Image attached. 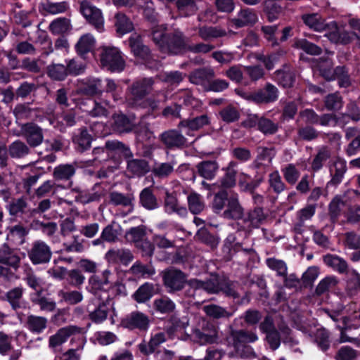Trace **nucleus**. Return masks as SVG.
<instances>
[{
  "label": "nucleus",
  "mask_w": 360,
  "mask_h": 360,
  "mask_svg": "<svg viewBox=\"0 0 360 360\" xmlns=\"http://www.w3.org/2000/svg\"><path fill=\"white\" fill-rule=\"evenodd\" d=\"M266 264L269 269L276 271L278 276L283 277L287 275L288 266L284 261L271 257L266 259Z\"/></svg>",
  "instance_id": "nucleus-54"
},
{
  "label": "nucleus",
  "mask_w": 360,
  "mask_h": 360,
  "mask_svg": "<svg viewBox=\"0 0 360 360\" xmlns=\"http://www.w3.org/2000/svg\"><path fill=\"white\" fill-rule=\"evenodd\" d=\"M21 134L31 147L39 146L44 140L42 129L33 122L22 124Z\"/></svg>",
  "instance_id": "nucleus-14"
},
{
  "label": "nucleus",
  "mask_w": 360,
  "mask_h": 360,
  "mask_svg": "<svg viewBox=\"0 0 360 360\" xmlns=\"http://www.w3.org/2000/svg\"><path fill=\"white\" fill-rule=\"evenodd\" d=\"M153 307L156 311L162 314H169L174 310L175 304L169 297H161L154 300Z\"/></svg>",
  "instance_id": "nucleus-48"
},
{
  "label": "nucleus",
  "mask_w": 360,
  "mask_h": 360,
  "mask_svg": "<svg viewBox=\"0 0 360 360\" xmlns=\"http://www.w3.org/2000/svg\"><path fill=\"white\" fill-rule=\"evenodd\" d=\"M274 77L278 84L282 86L283 88L291 87L295 80V75L294 72L288 68L276 70L274 72Z\"/></svg>",
  "instance_id": "nucleus-30"
},
{
  "label": "nucleus",
  "mask_w": 360,
  "mask_h": 360,
  "mask_svg": "<svg viewBox=\"0 0 360 360\" xmlns=\"http://www.w3.org/2000/svg\"><path fill=\"white\" fill-rule=\"evenodd\" d=\"M100 62L103 68L111 72H122L125 68L120 51L115 46H101L99 49Z\"/></svg>",
  "instance_id": "nucleus-5"
},
{
  "label": "nucleus",
  "mask_w": 360,
  "mask_h": 360,
  "mask_svg": "<svg viewBox=\"0 0 360 360\" xmlns=\"http://www.w3.org/2000/svg\"><path fill=\"white\" fill-rule=\"evenodd\" d=\"M42 10L51 15H57L65 13L69 8L67 1L52 2L49 0L41 4Z\"/></svg>",
  "instance_id": "nucleus-38"
},
{
  "label": "nucleus",
  "mask_w": 360,
  "mask_h": 360,
  "mask_svg": "<svg viewBox=\"0 0 360 360\" xmlns=\"http://www.w3.org/2000/svg\"><path fill=\"white\" fill-rule=\"evenodd\" d=\"M153 286L146 283L141 285L132 295L133 298L139 303H144L148 301L153 296Z\"/></svg>",
  "instance_id": "nucleus-46"
},
{
  "label": "nucleus",
  "mask_w": 360,
  "mask_h": 360,
  "mask_svg": "<svg viewBox=\"0 0 360 360\" xmlns=\"http://www.w3.org/2000/svg\"><path fill=\"white\" fill-rule=\"evenodd\" d=\"M257 129L266 136L273 135L278 131V124L265 117H260Z\"/></svg>",
  "instance_id": "nucleus-47"
},
{
  "label": "nucleus",
  "mask_w": 360,
  "mask_h": 360,
  "mask_svg": "<svg viewBox=\"0 0 360 360\" xmlns=\"http://www.w3.org/2000/svg\"><path fill=\"white\" fill-rule=\"evenodd\" d=\"M79 11L88 22L98 32L104 31V18L99 8L93 6L89 1L83 0L80 2Z\"/></svg>",
  "instance_id": "nucleus-7"
},
{
  "label": "nucleus",
  "mask_w": 360,
  "mask_h": 360,
  "mask_svg": "<svg viewBox=\"0 0 360 360\" xmlns=\"http://www.w3.org/2000/svg\"><path fill=\"white\" fill-rule=\"evenodd\" d=\"M210 123V117L207 115H201L194 118L184 120L180 122V125L191 130L197 131L209 125Z\"/></svg>",
  "instance_id": "nucleus-34"
},
{
  "label": "nucleus",
  "mask_w": 360,
  "mask_h": 360,
  "mask_svg": "<svg viewBox=\"0 0 360 360\" xmlns=\"http://www.w3.org/2000/svg\"><path fill=\"white\" fill-rule=\"evenodd\" d=\"M150 170L148 162L143 159H131L127 160V172L132 176H141Z\"/></svg>",
  "instance_id": "nucleus-26"
},
{
  "label": "nucleus",
  "mask_w": 360,
  "mask_h": 360,
  "mask_svg": "<svg viewBox=\"0 0 360 360\" xmlns=\"http://www.w3.org/2000/svg\"><path fill=\"white\" fill-rule=\"evenodd\" d=\"M30 153L29 147L20 141H16L9 146V153L12 158H20Z\"/></svg>",
  "instance_id": "nucleus-55"
},
{
  "label": "nucleus",
  "mask_w": 360,
  "mask_h": 360,
  "mask_svg": "<svg viewBox=\"0 0 360 360\" xmlns=\"http://www.w3.org/2000/svg\"><path fill=\"white\" fill-rule=\"evenodd\" d=\"M122 324L129 329L146 330L149 326V319L141 312L134 311L127 316L122 320Z\"/></svg>",
  "instance_id": "nucleus-17"
},
{
  "label": "nucleus",
  "mask_w": 360,
  "mask_h": 360,
  "mask_svg": "<svg viewBox=\"0 0 360 360\" xmlns=\"http://www.w3.org/2000/svg\"><path fill=\"white\" fill-rule=\"evenodd\" d=\"M47 323L48 320L45 317L30 315L27 316L26 326L30 331L39 334L46 329Z\"/></svg>",
  "instance_id": "nucleus-32"
},
{
  "label": "nucleus",
  "mask_w": 360,
  "mask_h": 360,
  "mask_svg": "<svg viewBox=\"0 0 360 360\" xmlns=\"http://www.w3.org/2000/svg\"><path fill=\"white\" fill-rule=\"evenodd\" d=\"M108 312V306L105 302H103L94 311L89 313V319L95 323H101L107 319Z\"/></svg>",
  "instance_id": "nucleus-49"
},
{
  "label": "nucleus",
  "mask_w": 360,
  "mask_h": 360,
  "mask_svg": "<svg viewBox=\"0 0 360 360\" xmlns=\"http://www.w3.org/2000/svg\"><path fill=\"white\" fill-rule=\"evenodd\" d=\"M221 120L227 123L237 121L240 117L238 110L233 105H228L222 108L219 112Z\"/></svg>",
  "instance_id": "nucleus-58"
},
{
  "label": "nucleus",
  "mask_w": 360,
  "mask_h": 360,
  "mask_svg": "<svg viewBox=\"0 0 360 360\" xmlns=\"http://www.w3.org/2000/svg\"><path fill=\"white\" fill-rule=\"evenodd\" d=\"M129 45L134 54L143 60L147 61L150 68H158L160 66L159 63L155 62L154 66L150 64L149 59L150 58V50L148 46L143 45L141 41V37L139 34H134L129 37Z\"/></svg>",
  "instance_id": "nucleus-15"
},
{
  "label": "nucleus",
  "mask_w": 360,
  "mask_h": 360,
  "mask_svg": "<svg viewBox=\"0 0 360 360\" xmlns=\"http://www.w3.org/2000/svg\"><path fill=\"white\" fill-rule=\"evenodd\" d=\"M329 30L326 32L325 36L333 43L347 44L354 39H356L360 46V37L353 32L340 30L335 22L328 23Z\"/></svg>",
  "instance_id": "nucleus-9"
},
{
  "label": "nucleus",
  "mask_w": 360,
  "mask_h": 360,
  "mask_svg": "<svg viewBox=\"0 0 360 360\" xmlns=\"http://www.w3.org/2000/svg\"><path fill=\"white\" fill-rule=\"evenodd\" d=\"M257 340L258 336L254 332L242 329L235 330L232 328H231L229 335L227 337L228 345L233 347L236 353L242 358L255 356L252 348L248 344Z\"/></svg>",
  "instance_id": "nucleus-4"
},
{
  "label": "nucleus",
  "mask_w": 360,
  "mask_h": 360,
  "mask_svg": "<svg viewBox=\"0 0 360 360\" xmlns=\"http://www.w3.org/2000/svg\"><path fill=\"white\" fill-rule=\"evenodd\" d=\"M243 216V209L239 203L238 194L231 195L227 202L226 209L223 212L226 219H239Z\"/></svg>",
  "instance_id": "nucleus-20"
},
{
  "label": "nucleus",
  "mask_w": 360,
  "mask_h": 360,
  "mask_svg": "<svg viewBox=\"0 0 360 360\" xmlns=\"http://www.w3.org/2000/svg\"><path fill=\"white\" fill-rule=\"evenodd\" d=\"M278 89L271 83L266 82L264 86L253 92L252 101L257 104H269L276 102L279 97Z\"/></svg>",
  "instance_id": "nucleus-11"
},
{
  "label": "nucleus",
  "mask_w": 360,
  "mask_h": 360,
  "mask_svg": "<svg viewBox=\"0 0 360 360\" xmlns=\"http://www.w3.org/2000/svg\"><path fill=\"white\" fill-rule=\"evenodd\" d=\"M189 286L195 290H203L210 294L224 293L227 297H239L236 284L226 278L213 277L206 281L193 278L188 281Z\"/></svg>",
  "instance_id": "nucleus-3"
},
{
  "label": "nucleus",
  "mask_w": 360,
  "mask_h": 360,
  "mask_svg": "<svg viewBox=\"0 0 360 360\" xmlns=\"http://www.w3.org/2000/svg\"><path fill=\"white\" fill-rule=\"evenodd\" d=\"M48 75L55 80H63L68 75L66 66L62 64H52L47 68Z\"/></svg>",
  "instance_id": "nucleus-56"
},
{
  "label": "nucleus",
  "mask_w": 360,
  "mask_h": 360,
  "mask_svg": "<svg viewBox=\"0 0 360 360\" xmlns=\"http://www.w3.org/2000/svg\"><path fill=\"white\" fill-rule=\"evenodd\" d=\"M77 193L75 200L82 204H88L93 202H98L101 200V193L91 191H83L78 188L73 190Z\"/></svg>",
  "instance_id": "nucleus-40"
},
{
  "label": "nucleus",
  "mask_w": 360,
  "mask_h": 360,
  "mask_svg": "<svg viewBox=\"0 0 360 360\" xmlns=\"http://www.w3.org/2000/svg\"><path fill=\"white\" fill-rule=\"evenodd\" d=\"M134 197L133 194H127L112 191L109 194V202L115 206H132Z\"/></svg>",
  "instance_id": "nucleus-42"
},
{
  "label": "nucleus",
  "mask_w": 360,
  "mask_h": 360,
  "mask_svg": "<svg viewBox=\"0 0 360 360\" xmlns=\"http://www.w3.org/2000/svg\"><path fill=\"white\" fill-rule=\"evenodd\" d=\"M153 84L151 78L136 80L129 87L127 102L132 106L138 105L145 96L150 93Z\"/></svg>",
  "instance_id": "nucleus-6"
},
{
  "label": "nucleus",
  "mask_w": 360,
  "mask_h": 360,
  "mask_svg": "<svg viewBox=\"0 0 360 360\" xmlns=\"http://www.w3.org/2000/svg\"><path fill=\"white\" fill-rule=\"evenodd\" d=\"M66 281L70 286L80 288L85 281V276L79 269H71L68 272Z\"/></svg>",
  "instance_id": "nucleus-60"
},
{
  "label": "nucleus",
  "mask_w": 360,
  "mask_h": 360,
  "mask_svg": "<svg viewBox=\"0 0 360 360\" xmlns=\"http://www.w3.org/2000/svg\"><path fill=\"white\" fill-rule=\"evenodd\" d=\"M82 92L87 96H95L102 94L101 80L98 78L89 79L82 88Z\"/></svg>",
  "instance_id": "nucleus-50"
},
{
  "label": "nucleus",
  "mask_w": 360,
  "mask_h": 360,
  "mask_svg": "<svg viewBox=\"0 0 360 360\" xmlns=\"http://www.w3.org/2000/svg\"><path fill=\"white\" fill-rule=\"evenodd\" d=\"M176 165V162L174 160L169 162L155 164L152 169V173L155 176L160 179L167 178L174 172V167Z\"/></svg>",
  "instance_id": "nucleus-37"
},
{
  "label": "nucleus",
  "mask_w": 360,
  "mask_h": 360,
  "mask_svg": "<svg viewBox=\"0 0 360 360\" xmlns=\"http://www.w3.org/2000/svg\"><path fill=\"white\" fill-rule=\"evenodd\" d=\"M85 330L84 328L70 325L60 328L56 334L50 336L49 347L54 348L67 341L72 337L70 344L76 343V347L68 350L63 356L62 360H79L81 352L86 343Z\"/></svg>",
  "instance_id": "nucleus-1"
},
{
  "label": "nucleus",
  "mask_w": 360,
  "mask_h": 360,
  "mask_svg": "<svg viewBox=\"0 0 360 360\" xmlns=\"http://www.w3.org/2000/svg\"><path fill=\"white\" fill-rule=\"evenodd\" d=\"M75 173V168L72 165H61L56 167L53 172L56 179L67 180L71 178Z\"/></svg>",
  "instance_id": "nucleus-57"
},
{
  "label": "nucleus",
  "mask_w": 360,
  "mask_h": 360,
  "mask_svg": "<svg viewBox=\"0 0 360 360\" xmlns=\"http://www.w3.org/2000/svg\"><path fill=\"white\" fill-rule=\"evenodd\" d=\"M265 218L263 209L256 207L248 213L246 221H249L252 227L257 228L263 222Z\"/></svg>",
  "instance_id": "nucleus-63"
},
{
  "label": "nucleus",
  "mask_w": 360,
  "mask_h": 360,
  "mask_svg": "<svg viewBox=\"0 0 360 360\" xmlns=\"http://www.w3.org/2000/svg\"><path fill=\"white\" fill-rule=\"evenodd\" d=\"M153 40L161 51L170 54H179L186 51V38L179 30L167 34L164 25H158L153 28Z\"/></svg>",
  "instance_id": "nucleus-2"
},
{
  "label": "nucleus",
  "mask_w": 360,
  "mask_h": 360,
  "mask_svg": "<svg viewBox=\"0 0 360 360\" xmlns=\"http://www.w3.org/2000/svg\"><path fill=\"white\" fill-rule=\"evenodd\" d=\"M70 22L65 18H57L49 25L50 31L55 34L65 33L70 30Z\"/></svg>",
  "instance_id": "nucleus-53"
},
{
  "label": "nucleus",
  "mask_w": 360,
  "mask_h": 360,
  "mask_svg": "<svg viewBox=\"0 0 360 360\" xmlns=\"http://www.w3.org/2000/svg\"><path fill=\"white\" fill-rule=\"evenodd\" d=\"M115 18L116 31L120 35H124L133 30L134 26L131 21L124 13H117Z\"/></svg>",
  "instance_id": "nucleus-43"
},
{
  "label": "nucleus",
  "mask_w": 360,
  "mask_h": 360,
  "mask_svg": "<svg viewBox=\"0 0 360 360\" xmlns=\"http://www.w3.org/2000/svg\"><path fill=\"white\" fill-rule=\"evenodd\" d=\"M160 140L167 148H182L186 145V139L176 130H169L160 135Z\"/></svg>",
  "instance_id": "nucleus-18"
},
{
  "label": "nucleus",
  "mask_w": 360,
  "mask_h": 360,
  "mask_svg": "<svg viewBox=\"0 0 360 360\" xmlns=\"http://www.w3.org/2000/svg\"><path fill=\"white\" fill-rule=\"evenodd\" d=\"M323 261L327 266L340 274H343L347 270V262L337 255H326L323 257Z\"/></svg>",
  "instance_id": "nucleus-41"
},
{
  "label": "nucleus",
  "mask_w": 360,
  "mask_h": 360,
  "mask_svg": "<svg viewBox=\"0 0 360 360\" xmlns=\"http://www.w3.org/2000/svg\"><path fill=\"white\" fill-rule=\"evenodd\" d=\"M167 340L166 334L160 332L152 335L148 343H141L139 345V349L141 353L148 355L153 353L155 349Z\"/></svg>",
  "instance_id": "nucleus-25"
},
{
  "label": "nucleus",
  "mask_w": 360,
  "mask_h": 360,
  "mask_svg": "<svg viewBox=\"0 0 360 360\" xmlns=\"http://www.w3.org/2000/svg\"><path fill=\"white\" fill-rule=\"evenodd\" d=\"M105 258L110 264H127L132 260L133 255L127 249H110L105 253Z\"/></svg>",
  "instance_id": "nucleus-21"
},
{
  "label": "nucleus",
  "mask_w": 360,
  "mask_h": 360,
  "mask_svg": "<svg viewBox=\"0 0 360 360\" xmlns=\"http://www.w3.org/2000/svg\"><path fill=\"white\" fill-rule=\"evenodd\" d=\"M331 156V152L327 147L321 148L314 158L311 167L314 172L320 170L324 164Z\"/></svg>",
  "instance_id": "nucleus-45"
},
{
  "label": "nucleus",
  "mask_w": 360,
  "mask_h": 360,
  "mask_svg": "<svg viewBox=\"0 0 360 360\" xmlns=\"http://www.w3.org/2000/svg\"><path fill=\"white\" fill-rule=\"evenodd\" d=\"M202 310L207 316L214 319H229L233 314L226 308L214 304L203 306Z\"/></svg>",
  "instance_id": "nucleus-31"
},
{
  "label": "nucleus",
  "mask_w": 360,
  "mask_h": 360,
  "mask_svg": "<svg viewBox=\"0 0 360 360\" xmlns=\"http://www.w3.org/2000/svg\"><path fill=\"white\" fill-rule=\"evenodd\" d=\"M281 172L285 180L291 185L295 184L300 176L299 169L291 163L283 167Z\"/></svg>",
  "instance_id": "nucleus-52"
},
{
  "label": "nucleus",
  "mask_w": 360,
  "mask_h": 360,
  "mask_svg": "<svg viewBox=\"0 0 360 360\" xmlns=\"http://www.w3.org/2000/svg\"><path fill=\"white\" fill-rule=\"evenodd\" d=\"M295 47L302 49L307 54L312 56L320 55L322 52L321 49L316 44L307 41L306 39H300L295 41Z\"/></svg>",
  "instance_id": "nucleus-51"
},
{
  "label": "nucleus",
  "mask_w": 360,
  "mask_h": 360,
  "mask_svg": "<svg viewBox=\"0 0 360 360\" xmlns=\"http://www.w3.org/2000/svg\"><path fill=\"white\" fill-rule=\"evenodd\" d=\"M228 193L226 191H221L214 195L212 202V208L215 213L220 212L225 206L226 202H228Z\"/></svg>",
  "instance_id": "nucleus-62"
},
{
  "label": "nucleus",
  "mask_w": 360,
  "mask_h": 360,
  "mask_svg": "<svg viewBox=\"0 0 360 360\" xmlns=\"http://www.w3.org/2000/svg\"><path fill=\"white\" fill-rule=\"evenodd\" d=\"M258 21L256 11L250 8H240L236 16L229 20V25L236 29L252 27Z\"/></svg>",
  "instance_id": "nucleus-13"
},
{
  "label": "nucleus",
  "mask_w": 360,
  "mask_h": 360,
  "mask_svg": "<svg viewBox=\"0 0 360 360\" xmlns=\"http://www.w3.org/2000/svg\"><path fill=\"white\" fill-rule=\"evenodd\" d=\"M194 340L200 345L216 343L219 338V328L210 322L205 323L201 329L193 331Z\"/></svg>",
  "instance_id": "nucleus-10"
},
{
  "label": "nucleus",
  "mask_w": 360,
  "mask_h": 360,
  "mask_svg": "<svg viewBox=\"0 0 360 360\" xmlns=\"http://www.w3.org/2000/svg\"><path fill=\"white\" fill-rule=\"evenodd\" d=\"M139 203L147 210H153L159 207L157 198L150 188H143L139 194Z\"/></svg>",
  "instance_id": "nucleus-28"
},
{
  "label": "nucleus",
  "mask_w": 360,
  "mask_h": 360,
  "mask_svg": "<svg viewBox=\"0 0 360 360\" xmlns=\"http://www.w3.org/2000/svg\"><path fill=\"white\" fill-rule=\"evenodd\" d=\"M187 200L188 209L193 214H198L203 210L205 205L200 195L195 193H191Z\"/></svg>",
  "instance_id": "nucleus-59"
},
{
  "label": "nucleus",
  "mask_w": 360,
  "mask_h": 360,
  "mask_svg": "<svg viewBox=\"0 0 360 360\" xmlns=\"http://www.w3.org/2000/svg\"><path fill=\"white\" fill-rule=\"evenodd\" d=\"M347 171L346 162L340 158H337L330 166L331 179L328 184L337 186L339 184Z\"/></svg>",
  "instance_id": "nucleus-23"
},
{
  "label": "nucleus",
  "mask_w": 360,
  "mask_h": 360,
  "mask_svg": "<svg viewBox=\"0 0 360 360\" xmlns=\"http://www.w3.org/2000/svg\"><path fill=\"white\" fill-rule=\"evenodd\" d=\"M303 22L309 29L316 32H326L329 30L328 23H326L325 20L319 13H307L302 15Z\"/></svg>",
  "instance_id": "nucleus-19"
},
{
  "label": "nucleus",
  "mask_w": 360,
  "mask_h": 360,
  "mask_svg": "<svg viewBox=\"0 0 360 360\" xmlns=\"http://www.w3.org/2000/svg\"><path fill=\"white\" fill-rule=\"evenodd\" d=\"M269 184L270 187L277 194L282 193L286 188L278 171H274L269 175Z\"/></svg>",
  "instance_id": "nucleus-61"
},
{
  "label": "nucleus",
  "mask_w": 360,
  "mask_h": 360,
  "mask_svg": "<svg viewBox=\"0 0 360 360\" xmlns=\"http://www.w3.org/2000/svg\"><path fill=\"white\" fill-rule=\"evenodd\" d=\"M95 38L91 34L82 35L76 44V50L79 55H84L94 48Z\"/></svg>",
  "instance_id": "nucleus-44"
},
{
  "label": "nucleus",
  "mask_w": 360,
  "mask_h": 360,
  "mask_svg": "<svg viewBox=\"0 0 360 360\" xmlns=\"http://www.w3.org/2000/svg\"><path fill=\"white\" fill-rule=\"evenodd\" d=\"M199 36L205 41L222 37L226 35L225 30L219 27L203 26L198 29Z\"/></svg>",
  "instance_id": "nucleus-36"
},
{
  "label": "nucleus",
  "mask_w": 360,
  "mask_h": 360,
  "mask_svg": "<svg viewBox=\"0 0 360 360\" xmlns=\"http://www.w3.org/2000/svg\"><path fill=\"white\" fill-rule=\"evenodd\" d=\"M218 169L219 165L216 161H202L197 165L200 176L209 180L215 176Z\"/></svg>",
  "instance_id": "nucleus-33"
},
{
  "label": "nucleus",
  "mask_w": 360,
  "mask_h": 360,
  "mask_svg": "<svg viewBox=\"0 0 360 360\" xmlns=\"http://www.w3.org/2000/svg\"><path fill=\"white\" fill-rule=\"evenodd\" d=\"M23 293L24 288L22 286L15 287L6 293V299L13 310H18L25 307Z\"/></svg>",
  "instance_id": "nucleus-24"
},
{
  "label": "nucleus",
  "mask_w": 360,
  "mask_h": 360,
  "mask_svg": "<svg viewBox=\"0 0 360 360\" xmlns=\"http://www.w3.org/2000/svg\"><path fill=\"white\" fill-rule=\"evenodd\" d=\"M60 302H65L68 304L75 305L83 300V294L78 290H60L58 292Z\"/></svg>",
  "instance_id": "nucleus-35"
},
{
  "label": "nucleus",
  "mask_w": 360,
  "mask_h": 360,
  "mask_svg": "<svg viewBox=\"0 0 360 360\" xmlns=\"http://www.w3.org/2000/svg\"><path fill=\"white\" fill-rule=\"evenodd\" d=\"M164 206L165 212L168 214L176 213L181 217H184L187 214L186 208L181 206L176 198L167 192L166 193Z\"/></svg>",
  "instance_id": "nucleus-29"
},
{
  "label": "nucleus",
  "mask_w": 360,
  "mask_h": 360,
  "mask_svg": "<svg viewBox=\"0 0 360 360\" xmlns=\"http://www.w3.org/2000/svg\"><path fill=\"white\" fill-rule=\"evenodd\" d=\"M50 247L44 241H34L28 251V257L32 264H40L47 263L51 257Z\"/></svg>",
  "instance_id": "nucleus-12"
},
{
  "label": "nucleus",
  "mask_w": 360,
  "mask_h": 360,
  "mask_svg": "<svg viewBox=\"0 0 360 360\" xmlns=\"http://www.w3.org/2000/svg\"><path fill=\"white\" fill-rule=\"evenodd\" d=\"M214 72L211 68H198L193 71L189 77L191 83L196 85H205L214 77Z\"/></svg>",
  "instance_id": "nucleus-27"
},
{
  "label": "nucleus",
  "mask_w": 360,
  "mask_h": 360,
  "mask_svg": "<svg viewBox=\"0 0 360 360\" xmlns=\"http://www.w3.org/2000/svg\"><path fill=\"white\" fill-rule=\"evenodd\" d=\"M20 257L18 252L7 245L0 248V263L17 269L20 263Z\"/></svg>",
  "instance_id": "nucleus-22"
},
{
  "label": "nucleus",
  "mask_w": 360,
  "mask_h": 360,
  "mask_svg": "<svg viewBox=\"0 0 360 360\" xmlns=\"http://www.w3.org/2000/svg\"><path fill=\"white\" fill-rule=\"evenodd\" d=\"M236 166L237 163L236 162L231 161L229 163L226 173L220 181L221 187L229 188L236 185L237 171L235 168Z\"/></svg>",
  "instance_id": "nucleus-39"
},
{
  "label": "nucleus",
  "mask_w": 360,
  "mask_h": 360,
  "mask_svg": "<svg viewBox=\"0 0 360 360\" xmlns=\"http://www.w3.org/2000/svg\"><path fill=\"white\" fill-rule=\"evenodd\" d=\"M320 71L326 79L333 80L338 79L339 85L341 87H347L350 85V79L344 66H338L335 69H324L320 66Z\"/></svg>",
  "instance_id": "nucleus-16"
},
{
  "label": "nucleus",
  "mask_w": 360,
  "mask_h": 360,
  "mask_svg": "<svg viewBox=\"0 0 360 360\" xmlns=\"http://www.w3.org/2000/svg\"><path fill=\"white\" fill-rule=\"evenodd\" d=\"M343 244L350 250H360V235L354 232H347L344 234Z\"/></svg>",
  "instance_id": "nucleus-64"
},
{
  "label": "nucleus",
  "mask_w": 360,
  "mask_h": 360,
  "mask_svg": "<svg viewBox=\"0 0 360 360\" xmlns=\"http://www.w3.org/2000/svg\"><path fill=\"white\" fill-rule=\"evenodd\" d=\"M162 279L169 293L181 290L187 282L186 275L181 271L170 268L162 272Z\"/></svg>",
  "instance_id": "nucleus-8"
}]
</instances>
